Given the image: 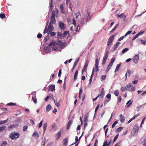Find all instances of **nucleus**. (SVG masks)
<instances>
[{
  "instance_id": "obj_59",
  "label": "nucleus",
  "mask_w": 146,
  "mask_h": 146,
  "mask_svg": "<svg viewBox=\"0 0 146 146\" xmlns=\"http://www.w3.org/2000/svg\"><path fill=\"white\" fill-rule=\"evenodd\" d=\"M79 58H78V59H77V60H76L74 62V64L75 65H76L77 64H78V61H79Z\"/></svg>"
},
{
  "instance_id": "obj_35",
  "label": "nucleus",
  "mask_w": 146,
  "mask_h": 146,
  "mask_svg": "<svg viewBox=\"0 0 146 146\" xmlns=\"http://www.w3.org/2000/svg\"><path fill=\"white\" fill-rule=\"evenodd\" d=\"M7 144V142L6 141H4L3 142L1 146H5Z\"/></svg>"
},
{
  "instance_id": "obj_23",
  "label": "nucleus",
  "mask_w": 146,
  "mask_h": 146,
  "mask_svg": "<svg viewBox=\"0 0 146 146\" xmlns=\"http://www.w3.org/2000/svg\"><path fill=\"white\" fill-rule=\"evenodd\" d=\"M50 89H51V91H53V90L55 89V87L54 85H51L49 86Z\"/></svg>"
},
{
  "instance_id": "obj_22",
  "label": "nucleus",
  "mask_w": 146,
  "mask_h": 146,
  "mask_svg": "<svg viewBox=\"0 0 146 146\" xmlns=\"http://www.w3.org/2000/svg\"><path fill=\"white\" fill-rule=\"evenodd\" d=\"M6 127V126L4 125L0 127V132H1L3 131L4 130Z\"/></svg>"
},
{
  "instance_id": "obj_32",
  "label": "nucleus",
  "mask_w": 146,
  "mask_h": 146,
  "mask_svg": "<svg viewBox=\"0 0 146 146\" xmlns=\"http://www.w3.org/2000/svg\"><path fill=\"white\" fill-rule=\"evenodd\" d=\"M131 101V100H129V101H128V102H127V104H126V105H127L126 106V107L127 108H128L130 106L131 104L132 103V102H131V103H129Z\"/></svg>"
},
{
  "instance_id": "obj_18",
  "label": "nucleus",
  "mask_w": 146,
  "mask_h": 146,
  "mask_svg": "<svg viewBox=\"0 0 146 146\" xmlns=\"http://www.w3.org/2000/svg\"><path fill=\"white\" fill-rule=\"evenodd\" d=\"M131 33V34H135V31H134L133 32H132V31H128L125 34V36H127L128 35L130 34Z\"/></svg>"
},
{
  "instance_id": "obj_27",
  "label": "nucleus",
  "mask_w": 146,
  "mask_h": 146,
  "mask_svg": "<svg viewBox=\"0 0 146 146\" xmlns=\"http://www.w3.org/2000/svg\"><path fill=\"white\" fill-rule=\"evenodd\" d=\"M121 63H120L118 64L116 66V69H115V72L118 71L119 70V68L120 67L121 65Z\"/></svg>"
},
{
  "instance_id": "obj_8",
  "label": "nucleus",
  "mask_w": 146,
  "mask_h": 146,
  "mask_svg": "<svg viewBox=\"0 0 146 146\" xmlns=\"http://www.w3.org/2000/svg\"><path fill=\"white\" fill-rule=\"evenodd\" d=\"M54 29V28L52 25L49 24L48 26V29L47 28V29L48 30V33L52 32L53 31Z\"/></svg>"
},
{
  "instance_id": "obj_44",
  "label": "nucleus",
  "mask_w": 146,
  "mask_h": 146,
  "mask_svg": "<svg viewBox=\"0 0 146 146\" xmlns=\"http://www.w3.org/2000/svg\"><path fill=\"white\" fill-rule=\"evenodd\" d=\"M82 88H80V90L79 93V97L80 98L82 94Z\"/></svg>"
},
{
  "instance_id": "obj_38",
  "label": "nucleus",
  "mask_w": 146,
  "mask_h": 146,
  "mask_svg": "<svg viewBox=\"0 0 146 146\" xmlns=\"http://www.w3.org/2000/svg\"><path fill=\"white\" fill-rule=\"evenodd\" d=\"M129 50V49L128 48H126L123 49L122 51V53L123 54L124 53Z\"/></svg>"
},
{
  "instance_id": "obj_61",
  "label": "nucleus",
  "mask_w": 146,
  "mask_h": 146,
  "mask_svg": "<svg viewBox=\"0 0 146 146\" xmlns=\"http://www.w3.org/2000/svg\"><path fill=\"white\" fill-rule=\"evenodd\" d=\"M43 121V120H42V121H40V122L39 124L38 127L39 128H40L41 127L42 125V122Z\"/></svg>"
},
{
  "instance_id": "obj_6",
  "label": "nucleus",
  "mask_w": 146,
  "mask_h": 146,
  "mask_svg": "<svg viewBox=\"0 0 146 146\" xmlns=\"http://www.w3.org/2000/svg\"><path fill=\"white\" fill-rule=\"evenodd\" d=\"M65 25L62 21H60L59 23V26L61 30H64L65 29Z\"/></svg>"
},
{
  "instance_id": "obj_62",
  "label": "nucleus",
  "mask_w": 146,
  "mask_h": 146,
  "mask_svg": "<svg viewBox=\"0 0 146 146\" xmlns=\"http://www.w3.org/2000/svg\"><path fill=\"white\" fill-rule=\"evenodd\" d=\"M80 29V27L79 25H78L77 26V28L76 29V31H79Z\"/></svg>"
},
{
  "instance_id": "obj_52",
  "label": "nucleus",
  "mask_w": 146,
  "mask_h": 146,
  "mask_svg": "<svg viewBox=\"0 0 146 146\" xmlns=\"http://www.w3.org/2000/svg\"><path fill=\"white\" fill-rule=\"evenodd\" d=\"M115 60V58H112L111 59V62L110 63V64L113 65V62Z\"/></svg>"
},
{
  "instance_id": "obj_45",
  "label": "nucleus",
  "mask_w": 146,
  "mask_h": 146,
  "mask_svg": "<svg viewBox=\"0 0 146 146\" xmlns=\"http://www.w3.org/2000/svg\"><path fill=\"white\" fill-rule=\"evenodd\" d=\"M118 123V121H115L113 124L112 125L111 127L112 128H113L115 125L117 124Z\"/></svg>"
},
{
  "instance_id": "obj_24",
  "label": "nucleus",
  "mask_w": 146,
  "mask_h": 146,
  "mask_svg": "<svg viewBox=\"0 0 146 146\" xmlns=\"http://www.w3.org/2000/svg\"><path fill=\"white\" fill-rule=\"evenodd\" d=\"M94 68H93V71H92V75H91V76H90V80H89V82H90V84L91 83V81L92 80V77H93V75H94Z\"/></svg>"
},
{
  "instance_id": "obj_40",
  "label": "nucleus",
  "mask_w": 146,
  "mask_h": 146,
  "mask_svg": "<svg viewBox=\"0 0 146 146\" xmlns=\"http://www.w3.org/2000/svg\"><path fill=\"white\" fill-rule=\"evenodd\" d=\"M114 94L115 96H118L119 94V92L118 90H116L114 91Z\"/></svg>"
},
{
  "instance_id": "obj_53",
  "label": "nucleus",
  "mask_w": 146,
  "mask_h": 146,
  "mask_svg": "<svg viewBox=\"0 0 146 146\" xmlns=\"http://www.w3.org/2000/svg\"><path fill=\"white\" fill-rule=\"evenodd\" d=\"M54 103L55 105L57 107H58L59 105V103H58L57 102V101L56 100H54Z\"/></svg>"
},
{
  "instance_id": "obj_1",
  "label": "nucleus",
  "mask_w": 146,
  "mask_h": 146,
  "mask_svg": "<svg viewBox=\"0 0 146 146\" xmlns=\"http://www.w3.org/2000/svg\"><path fill=\"white\" fill-rule=\"evenodd\" d=\"M66 45L65 43H62V41L61 40H58L57 41V43L55 42H53L52 41L51 43L49 44L48 46H53L54 47L56 45H58L59 46H60V48H63L65 47Z\"/></svg>"
},
{
  "instance_id": "obj_29",
  "label": "nucleus",
  "mask_w": 146,
  "mask_h": 146,
  "mask_svg": "<svg viewBox=\"0 0 146 146\" xmlns=\"http://www.w3.org/2000/svg\"><path fill=\"white\" fill-rule=\"evenodd\" d=\"M86 20V17H84V18L81 21V22H80L81 23L82 25L84 24L85 23H86L85 22V21Z\"/></svg>"
},
{
  "instance_id": "obj_55",
  "label": "nucleus",
  "mask_w": 146,
  "mask_h": 146,
  "mask_svg": "<svg viewBox=\"0 0 146 146\" xmlns=\"http://www.w3.org/2000/svg\"><path fill=\"white\" fill-rule=\"evenodd\" d=\"M99 106H100L99 104H98L97 106L96 107V108L95 111L96 113V112H97V111H98V110L99 107Z\"/></svg>"
},
{
  "instance_id": "obj_41",
  "label": "nucleus",
  "mask_w": 146,
  "mask_h": 146,
  "mask_svg": "<svg viewBox=\"0 0 146 146\" xmlns=\"http://www.w3.org/2000/svg\"><path fill=\"white\" fill-rule=\"evenodd\" d=\"M28 127L27 125H25L23 129V131H26Z\"/></svg>"
},
{
  "instance_id": "obj_56",
  "label": "nucleus",
  "mask_w": 146,
  "mask_h": 146,
  "mask_svg": "<svg viewBox=\"0 0 146 146\" xmlns=\"http://www.w3.org/2000/svg\"><path fill=\"white\" fill-rule=\"evenodd\" d=\"M98 65H95V68H96V71L97 72L99 71L98 70Z\"/></svg>"
},
{
  "instance_id": "obj_25",
  "label": "nucleus",
  "mask_w": 146,
  "mask_h": 146,
  "mask_svg": "<svg viewBox=\"0 0 146 146\" xmlns=\"http://www.w3.org/2000/svg\"><path fill=\"white\" fill-rule=\"evenodd\" d=\"M120 43V42H117L114 45V48L113 50H115L117 48L119 44Z\"/></svg>"
},
{
  "instance_id": "obj_16",
  "label": "nucleus",
  "mask_w": 146,
  "mask_h": 146,
  "mask_svg": "<svg viewBox=\"0 0 146 146\" xmlns=\"http://www.w3.org/2000/svg\"><path fill=\"white\" fill-rule=\"evenodd\" d=\"M48 22H49L48 21L47 22V23H46V26L45 27V29H44V31L43 32V33L44 34H45L46 33H48V30L47 29V28L48 25Z\"/></svg>"
},
{
  "instance_id": "obj_31",
  "label": "nucleus",
  "mask_w": 146,
  "mask_h": 146,
  "mask_svg": "<svg viewBox=\"0 0 146 146\" xmlns=\"http://www.w3.org/2000/svg\"><path fill=\"white\" fill-rule=\"evenodd\" d=\"M47 125V123H45L44 124V125L43 126V128L44 130V132L46 130V129Z\"/></svg>"
},
{
  "instance_id": "obj_43",
  "label": "nucleus",
  "mask_w": 146,
  "mask_h": 146,
  "mask_svg": "<svg viewBox=\"0 0 146 146\" xmlns=\"http://www.w3.org/2000/svg\"><path fill=\"white\" fill-rule=\"evenodd\" d=\"M49 33L50 34V35L51 36H53L55 35H56V33L54 32H48V34H49Z\"/></svg>"
},
{
  "instance_id": "obj_37",
  "label": "nucleus",
  "mask_w": 146,
  "mask_h": 146,
  "mask_svg": "<svg viewBox=\"0 0 146 146\" xmlns=\"http://www.w3.org/2000/svg\"><path fill=\"white\" fill-rule=\"evenodd\" d=\"M69 33V31H65L63 34V36H66Z\"/></svg>"
},
{
  "instance_id": "obj_3",
  "label": "nucleus",
  "mask_w": 146,
  "mask_h": 146,
  "mask_svg": "<svg viewBox=\"0 0 146 146\" xmlns=\"http://www.w3.org/2000/svg\"><path fill=\"white\" fill-rule=\"evenodd\" d=\"M51 21L49 23L50 24L53 25L56 23V20L55 19V14L54 11H53L51 14V16L50 17Z\"/></svg>"
},
{
  "instance_id": "obj_17",
  "label": "nucleus",
  "mask_w": 146,
  "mask_h": 146,
  "mask_svg": "<svg viewBox=\"0 0 146 146\" xmlns=\"http://www.w3.org/2000/svg\"><path fill=\"white\" fill-rule=\"evenodd\" d=\"M72 123V121L71 120H70L69 121L68 123L67 126L66 127V129L67 130L69 129Z\"/></svg>"
},
{
  "instance_id": "obj_48",
  "label": "nucleus",
  "mask_w": 146,
  "mask_h": 146,
  "mask_svg": "<svg viewBox=\"0 0 146 146\" xmlns=\"http://www.w3.org/2000/svg\"><path fill=\"white\" fill-rule=\"evenodd\" d=\"M16 105L15 103H9L7 104V106H14Z\"/></svg>"
},
{
  "instance_id": "obj_47",
  "label": "nucleus",
  "mask_w": 146,
  "mask_h": 146,
  "mask_svg": "<svg viewBox=\"0 0 146 146\" xmlns=\"http://www.w3.org/2000/svg\"><path fill=\"white\" fill-rule=\"evenodd\" d=\"M125 90H127L126 88V86L125 87H121V90L122 92H123L125 91Z\"/></svg>"
},
{
  "instance_id": "obj_12",
  "label": "nucleus",
  "mask_w": 146,
  "mask_h": 146,
  "mask_svg": "<svg viewBox=\"0 0 146 146\" xmlns=\"http://www.w3.org/2000/svg\"><path fill=\"white\" fill-rule=\"evenodd\" d=\"M120 120L121 123H123L125 121V117L123 116L122 114H121L119 115Z\"/></svg>"
},
{
  "instance_id": "obj_14",
  "label": "nucleus",
  "mask_w": 146,
  "mask_h": 146,
  "mask_svg": "<svg viewBox=\"0 0 146 146\" xmlns=\"http://www.w3.org/2000/svg\"><path fill=\"white\" fill-rule=\"evenodd\" d=\"M85 17L86 18V20L85 21L86 23L87 22H88L89 20H90L91 19V17L89 13H87V14Z\"/></svg>"
},
{
  "instance_id": "obj_13",
  "label": "nucleus",
  "mask_w": 146,
  "mask_h": 146,
  "mask_svg": "<svg viewBox=\"0 0 146 146\" xmlns=\"http://www.w3.org/2000/svg\"><path fill=\"white\" fill-rule=\"evenodd\" d=\"M61 132H62V130L61 129L60 130V131L58 132L56 134V139H58L60 137L61 135Z\"/></svg>"
},
{
  "instance_id": "obj_26",
  "label": "nucleus",
  "mask_w": 146,
  "mask_h": 146,
  "mask_svg": "<svg viewBox=\"0 0 146 146\" xmlns=\"http://www.w3.org/2000/svg\"><path fill=\"white\" fill-rule=\"evenodd\" d=\"M103 88H102L100 94V97L102 98L104 97V90H103Z\"/></svg>"
},
{
  "instance_id": "obj_4",
  "label": "nucleus",
  "mask_w": 146,
  "mask_h": 146,
  "mask_svg": "<svg viewBox=\"0 0 146 146\" xmlns=\"http://www.w3.org/2000/svg\"><path fill=\"white\" fill-rule=\"evenodd\" d=\"M139 129V127L138 124H136L134 126L133 128L131 131V134L134 135L138 132V130Z\"/></svg>"
},
{
  "instance_id": "obj_58",
  "label": "nucleus",
  "mask_w": 146,
  "mask_h": 146,
  "mask_svg": "<svg viewBox=\"0 0 146 146\" xmlns=\"http://www.w3.org/2000/svg\"><path fill=\"white\" fill-rule=\"evenodd\" d=\"M106 75H103L102 76V78H101V81L103 80H105L106 78Z\"/></svg>"
},
{
  "instance_id": "obj_63",
  "label": "nucleus",
  "mask_w": 146,
  "mask_h": 146,
  "mask_svg": "<svg viewBox=\"0 0 146 146\" xmlns=\"http://www.w3.org/2000/svg\"><path fill=\"white\" fill-rule=\"evenodd\" d=\"M87 67H85L84 66V68H83L82 70V73L83 74V72L85 71H86V70L87 69Z\"/></svg>"
},
{
  "instance_id": "obj_60",
  "label": "nucleus",
  "mask_w": 146,
  "mask_h": 146,
  "mask_svg": "<svg viewBox=\"0 0 146 146\" xmlns=\"http://www.w3.org/2000/svg\"><path fill=\"white\" fill-rule=\"evenodd\" d=\"M61 74H62V70L61 69H60L59 71L58 74V76L59 77H60Z\"/></svg>"
},
{
  "instance_id": "obj_46",
  "label": "nucleus",
  "mask_w": 146,
  "mask_h": 146,
  "mask_svg": "<svg viewBox=\"0 0 146 146\" xmlns=\"http://www.w3.org/2000/svg\"><path fill=\"white\" fill-rule=\"evenodd\" d=\"M5 14L1 13L0 14V17L1 19L5 18Z\"/></svg>"
},
{
  "instance_id": "obj_34",
  "label": "nucleus",
  "mask_w": 146,
  "mask_h": 146,
  "mask_svg": "<svg viewBox=\"0 0 146 146\" xmlns=\"http://www.w3.org/2000/svg\"><path fill=\"white\" fill-rule=\"evenodd\" d=\"M112 65H113L109 63L107 68V72L109 71V70L110 69L111 67L112 66Z\"/></svg>"
},
{
  "instance_id": "obj_50",
  "label": "nucleus",
  "mask_w": 146,
  "mask_h": 146,
  "mask_svg": "<svg viewBox=\"0 0 146 146\" xmlns=\"http://www.w3.org/2000/svg\"><path fill=\"white\" fill-rule=\"evenodd\" d=\"M49 37H45L44 39V41L45 44H46V42L49 39Z\"/></svg>"
},
{
  "instance_id": "obj_19",
  "label": "nucleus",
  "mask_w": 146,
  "mask_h": 146,
  "mask_svg": "<svg viewBox=\"0 0 146 146\" xmlns=\"http://www.w3.org/2000/svg\"><path fill=\"white\" fill-rule=\"evenodd\" d=\"M51 109V106L50 105H48L46 108V110L47 112H48Z\"/></svg>"
},
{
  "instance_id": "obj_39",
  "label": "nucleus",
  "mask_w": 146,
  "mask_h": 146,
  "mask_svg": "<svg viewBox=\"0 0 146 146\" xmlns=\"http://www.w3.org/2000/svg\"><path fill=\"white\" fill-rule=\"evenodd\" d=\"M50 9L51 11H52V9H53V6L52 5V0L50 2Z\"/></svg>"
},
{
  "instance_id": "obj_51",
  "label": "nucleus",
  "mask_w": 146,
  "mask_h": 146,
  "mask_svg": "<svg viewBox=\"0 0 146 146\" xmlns=\"http://www.w3.org/2000/svg\"><path fill=\"white\" fill-rule=\"evenodd\" d=\"M7 121V120H5L2 121H0V125L3 124Z\"/></svg>"
},
{
  "instance_id": "obj_42",
  "label": "nucleus",
  "mask_w": 146,
  "mask_h": 146,
  "mask_svg": "<svg viewBox=\"0 0 146 146\" xmlns=\"http://www.w3.org/2000/svg\"><path fill=\"white\" fill-rule=\"evenodd\" d=\"M33 136H37V137H39V135L37 133V132L36 131H35L33 135Z\"/></svg>"
},
{
  "instance_id": "obj_36",
  "label": "nucleus",
  "mask_w": 146,
  "mask_h": 146,
  "mask_svg": "<svg viewBox=\"0 0 146 146\" xmlns=\"http://www.w3.org/2000/svg\"><path fill=\"white\" fill-rule=\"evenodd\" d=\"M119 135V133H118L114 137V138L113 139V142H114L117 139L118 136Z\"/></svg>"
},
{
  "instance_id": "obj_5",
  "label": "nucleus",
  "mask_w": 146,
  "mask_h": 146,
  "mask_svg": "<svg viewBox=\"0 0 146 146\" xmlns=\"http://www.w3.org/2000/svg\"><path fill=\"white\" fill-rule=\"evenodd\" d=\"M126 88L127 90L130 91H134L135 90V87H133L132 85L131 84L129 85H127L126 86Z\"/></svg>"
},
{
  "instance_id": "obj_15",
  "label": "nucleus",
  "mask_w": 146,
  "mask_h": 146,
  "mask_svg": "<svg viewBox=\"0 0 146 146\" xmlns=\"http://www.w3.org/2000/svg\"><path fill=\"white\" fill-rule=\"evenodd\" d=\"M84 122H87L88 120V118L89 117V113H88L86 114L84 116Z\"/></svg>"
},
{
  "instance_id": "obj_54",
  "label": "nucleus",
  "mask_w": 146,
  "mask_h": 146,
  "mask_svg": "<svg viewBox=\"0 0 146 146\" xmlns=\"http://www.w3.org/2000/svg\"><path fill=\"white\" fill-rule=\"evenodd\" d=\"M99 60L98 58H96L95 61V65H98L99 63Z\"/></svg>"
},
{
  "instance_id": "obj_57",
  "label": "nucleus",
  "mask_w": 146,
  "mask_h": 146,
  "mask_svg": "<svg viewBox=\"0 0 146 146\" xmlns=\"http://www.w3.org/2000/svg\"><path fill=\"white\" fill-rule=\"evenodd\" d=\"M145 119H146V118L145 117L143 118V119H142V120L141 121V125H140V126L141 127L142 125L144 123V121L145 120Z\"/></svg>"
},
{
  "instance_id": "obj_64",
  "label": "nucleus",
  "mask_w": 146,
  "mask_h": 146,
  "mask_svg": "<svg viewBox=\"0 0 146 146\" xmlns=\"http://www.w3.org/2000/svg\"><path fill=\"white\" fill-rule=\"evenodd\" d=\"M80 13L79 12H77L75 13V15L76 16V18H78V16H79V15H80Z\"/></svg>"
},
{
  "instance_id": "obj_20",
  "label": "nucleus",
  "mask_w": 146,
  "mask_h": 146,
  "mask_svg": "<svg viewBox=\"0 0 146 146\" xmlns=\"http://www.w3.org/2000/svg\"><path fill=\"white\" fill-rule=\"evenodd\" d=\"M78 70H76L74 76V80H76L77 78V77L78 76Z\"/></svg>"
},
{
  "instance_id": "obj_11",
  "label": "nucleus",
  "mask_w": 146,
  "mask_h": 146,
  "mask_svg": "<svg viewBox=\"0 0 146 146\" xmlns=\"http://www.w3.org/2000/svg\"><path fill=\"white\" fill-rule=\"evenodd\" d=\"M60 11L62 13L64 14L66 13V11H65L63 7V4H61L60 6Z\"/></svg>"
},
{
  "instance_id": "obj_9",
  "label": "nucleus",
  "mask_w": 146,
  "mask_h": 146,
  "mask_svg": "<svg viewBox=\"0 0 146 146\" xmlns=\"http://www.w3.org/2000/svg\"><path fill=\"white\" fill-rule=\"evenodd\" d=\"M68 141V140L66 138L63 139L62 141V146H66L67 145Z\"/></svg>"
},
{
  "instance_id": "obj_21",
  "label": "nucleus",
  "mask_w": 146,
  "mask_h": 146,
  "mask_svg": "<svg viewBox=\"0 0 146 146\" xmlns=\"http://www.w3.org/2000/svg\"><path fill=\"white\" fill-rule=\"evenodd\" d=\"M139 115H136L134 116L130 120H129L127 122L128 123H130L132 121L135 119L136 117H137Z\"/></svg>"
},
{
  "instance_id": "obj_7",
  "label": "nucleus",
  "mask_w": 146,
  "mask_h": 146,
  "mask_svg": "<svg viewBox=\"0 0 146 146\" xmlns=\"http://www.w3.org/2000/svg\"><path fill=\"white\" fill-rule=\"evenodd\" d=\"M139 58V54H137L136 55L134 56L133 59V62L135 64H137Z\"/></svg>"
},
{
  "instance_id": "obj_30",
  "label": "nucleus",
  "mask_w": 146,
  "mask_h": 146,
  "mask_svg": "<svg viewBox=\"0 0 146 146\" xmlns=\"http://www.w3.org/2000/svg\"><path fill=\"white\" fill-rule=\"evenodd\" d=\"M32 99L33 101V102L35 104L37 102V101L36 97V96L35 95V96H33L32 97Z\"/></svg>"
},
{
  "instance_id": "obj_28",
  "label": "nucleus",
  "mask_w": 146,
  "mask_h": 146,
  "mask_svg": "<svg viewBox=\"0 0 146 146\" xmlns=\"http://www.w3.org/2000/svg\"><path fill=\"white\" fill-rule=\"evenodd\" d=\"M123 129V127H120L117 128L116 130V131L117 132H120L121 130H122Z\"/></svg>"
},
{
  "instance_id": "obj_33",
  "label": "nucleus",
  "mask_w": 146,
  "mask_h": 146,
  "mask_svg": "<svg viewBox=\"0 0 146 146\" xmlns=\"http://www.w3.org/2000/svg\"><path fill=\"white\" fill-rule=\"evenodd\" d=\"M144 32L143 31H141L139 32L135 36H138L142 35Z\"/></svg>"
},
{
  "instance_id": "obj_49",
  "label": "nucleus",
  "mask_w": 146,
  "mask_h": 146,
  "mask_svg": "<svg viewBox=\"0 0 146 146\" xmlns=\"http://www.w3.org/2000/svg\"><path fill=\"white\" fill-rule=\"evenodd\" d=\"M122 100V98L120 96H119L117 99L118 102L120 103L121 102Z\"/></svg>"
},
{
  "instance_id": "obj_2",
  "label": "nucleus",
  "mask_w": 146,
  "mask_h": 146,
  "mask_svg": "<svg viewBox=\"0 0 146 146\" xmlns=\"http://www.w3.org/2000/svg\"><path fill=\"white\" fill-rule=\"evenodd\" d=\"M20 135L19 133L14 132H11L9 135V137L12 140H13L18 138Z\"/></svg>"
},
{
  "instance_id": "obj_10",
  "label": "nucleus",
  "mask_w": 146,
  "mask_h": 146,
  "mask_svg": "<svg viewBox=\"0 0 146 146\" xmlns=\"http://www.w3.org/2000/svg\"><path fill=\"white\" fill-rule=\"evenodd\" d=\"M114 39L113 37H111L109 38L107 42V45L109 46L112 43Z\"/></svg>"
}]
</instances>
